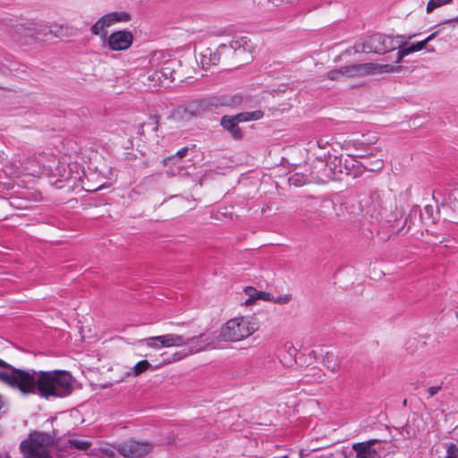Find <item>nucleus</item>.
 <instances>
[{"mask_svg":"<svg viewBox=\"0 0 458 458\" xmlns=\"http://www.w3.org/2000/svg\"><path fill=\"white\" fill-rule=\"evenodd\" d=\"M187 103L190 106V113H191L193 118L201 116L204 113L208 112L206 98L196 99Z\"/></svg>","mask_w":458,"mask_h":458,"instance_id":"24","label":"nucleus"},{"mask_svg":"<svg viewBox=\"0 0 458 458\" xmlns=\"http://www.w3.org/2000/svg\"><path fill=\"white\" fill-rule=\"evenodd\" d=\"M271 4H273L274 5H278L279 3L278 2H283L284 0H268Z\"/></svg>","mask_w":458,"mask_h":458,"instance_id":"45","label":"nucleus"},{"mask_svg":"<svg viewBox=\"0 0 458 458\" xmlns=\"http://www.w3.org/2000/svg\"><path fill=\"white\" fill-rule=\"evenodd\" d=\"M50 27L52 28L50 34L56 38L73 37L77 34V30L67 23H55Z\"/></svg>","mask_w":458,"mask_h":458,"instance_id":"21","label":"nucleus"},{"mask_svg":"<svg viewBox=\"0 0 458 458\" xmlns=\"http://www.w3.org/2000/svg\"><path fill=\"white\" fill-rule=\"evenodd\" d=\"M141 342L145 343L148 348L154 350H160L162 348H181V350L174 352L171 356L164 358L160 363L155 366V369L204 352L210 344L203 334L192 337H186L183 335L175 333L147 337L141 340Z\"/></svg>","mask_w":458,"mask_h":458,"instance_id":"2","label":"nucleus"},{"mask_svg":"<svg viewBox=\"0 0 458 458\" xmlns=\"http://www.w3.org/2000/svg\"><path fill=\"white\" fill-rule=\"evenodd\" d=\"M311 182H324V178L319 175V171H312L310 175L295 173L289 177V182L294 186H301Z\"/></svg>","mask_w":458,"mask_h":458,"instance_id":"18","label":"nucleus"},{"mask_svg":"<svg viewBox=\"0 0 458 458\" xmlns=\"http://www.w3.org/2000/svg\"><path fill=\"white\" fill-rule=\"evenodd\" d=\"M228 329H229V327H227V323H226V324H225V327H223V329H222V330H223V335H225V331H226V330H228Z\"/></svg>","mask_w":458,"mask_h":458,"instance_id":"49","label":"nucleus"},{"mask_svg":"<svg viewBox=\"0 0 458 458\" xmlns=\"http://www.w3.org/2000/svg\"><path fill=\"white\" fill-rule=\"evenodd\" d=\"M100 452L103 456L106 458H114L115 457V454L117 452V448H114V446L107 445L100 449Z\"/></svg>","mask_w":458,"mask_h":458,"instance_id":"32","label":"nucleus"},{"mask_svg":"<svg viewBox=\"0 0 458 458\" xmlns=\"http://www.w3.org/2000/svg\"><path fill=\"white\" fill-rule=\"evenodd\" d=\"M51 30L52 28L47 21H27L13 25L10 33L14 40H21L23 38L37 39L49 35Z\"/></svg>","mask_w":458,"mask_h":458,"instance_id":"6","label":"nucleus"},{"mask_svg":"<svg viewBox=\"0 0 458 458\" xmlns=\"http://www.w3.org/2000/svg\"><path fill=\"white\" fill-rule=\"evenodd\" d=\"M0 381L27 395L38 393L45 398L64 397L72 392L73 379L65 370L29 371L10 367L0 359Z\"/></svg>","mask_w":458,"mask_h":458,"instance_id":"1","label":"nucleus"},{"mask_svg":"<svg viewBox=\"0 0 458 458\" xmlns=\"http://www.w3.org/2000/svg\"><path fill=\"white\" fill-rule=\"evenodd\" d=\"M442 24H450L453 26L458 25V16L445 20V21L442 22Z\"/></svg>","mask_w":458,"mask_h":458,"instance_id":"40","label":"nucleus"},{"mask_svg":"<svg viewBox=\"0 0 458 458\" xmlns=\"http://www.w3.org/2000/svg\"><path fill=\"white\" fill-rule=\"evenodd\" d=\"M257 300L271 301L272 295L269 293H267V292L258 291Z\"/></svg>","mask_w":458,"mask_h":458,"instance_id":"36","label":"nucleus"},{"mask_svg":"<svg viewBox=\"0 0 458 458\" xmlns=\"http://www.w3.org/2000/svg\"><path fill=\"white\" fill-rule=\"evenodd\" d=\"M416 35H386L376 33L357 42L354 46L356 52L384 54L406 45Z\"/></svg>","mask_w":458,"mask_h":458,"instance_id":"3","label":"nucleus"},{"mask_svg":"<svg viewBox=\"0 0 458 458\" xmlns=\"http://www.w3.org/2000/svg\"><path fill=\"white\" fill-rule=\"evenodd\" d=\"M284 347L291 355H293L296 352V349L292 343H286Z\"/></svg>","mask_w":458,"mask_h":458,"instance_id":"41","label":"nucleus"},{"mask_svg":"<svg viewBox=\"0 0 458 458\" xmlns=\"http://www.w3.org/2000/svg\"><path fill=\"white\" fill-rule=\"evenodd\" d=\"M342 359L334 352H327L323 359L324 365L332 372H335L340 369Z\"/></svg>","mask_w":458,"mask_h":458,"instance_id":"23","label":"nucleus"},{"mask_svg":"<svg viewBox=\"0 0 458 458\" xmlns=\"http://www.w3.org/2000/svg\"><path fill=\"white\" fill-rule=\"evenodd\" d=\"M282 458H289L287 455H284Z\"/></svg>","mask_w":458,"mask_h":458,"instance_id":"53","label":"nucleus"},{"mask_svg":"<svg viewBox=\"0 0 458 458\" xmlns=\"http://www.w3.org/2000/svg\"><path fill=\"white\" fill-rule=\"evenodd\" d=\"M0 458H11L7 454H0Z\"/></svg>","mask_w":458,"mask_h":458,"instance_id":"47","label":"nucleus"},{"mask_svg":"<svg viewBox=\"0 0 458 458\" xmlns=\"http://www.w3.org/2000/svg\"><path fill=\"white\" fill-rule=\"evenodd\" d=\"M131 20V15L126 12H112L99 18L90 28V31L95 36L106 38L107 36L106 29L119 22H127Z\"/></svg>","mask_w":458,"mask_h":458,"instance_id":"9","label":"nucleus"},{"mask_svg":"<svg viewBox=\"0 0 458 458\" xmlns=\"http://www.w3.org/2000/svg\"><path fill=\"white\" fill-rule=\"evenodd\" d=\"M376 443L377 439L354 444L352 449L356 452V458H377V453L372 448Z\"/></svg>","mask_w":458,"mask_h":458,"instance_id":"17","label":"nucleus"},{"mask_svg":"<svg viewBox=\"0 0 458 458\" xmlns=\"http://www.w3.org/2000/svg\"><path fill=\"white\" fill-rule=\"evenodd\" d=\"M445 458H458V447L454 444H451L447 447V454Z\"/></svg>","mask_w":458,"mask_h":458,"instance_id":"34","label":"nucleus"},{"mask_svg":"<svg viewBox=\"0 0 458 458\" xmlns=\"http://www.w3.org/2000/svg\"><path fill=\"white\" fill-rule=\"evenodd\" d=\"M106 38L109 48L113 51L127 50L133 42V35L128 30L114 31Z\"/></svg>","mask_w":458,"mask_h":458,"instance_id":"12","label":"nucleus"},{"mask_svg":"<svg viewBox=\"0 0 458 458\" xmlns=\"http://www.w3.org/2000/svg\"><path fill=\"white\" fill-rule=\"evenodd\" d=\"M264 116L261 110H255L252 112H243L236 115L231 116V137L235 140H242L243 133L242 129L238 126L239 123L257 121Z\"/></svg>","mask_w":458,"mask_h":458,"instance_id":"13","label":"nucleus"},{"mask_svg":"<svg viewBox=\"0 0 458 458\" xmlns=\"http://www.w3.org/2000/svg\"><path fill=\"white\" fill-rule=\"evenodd\" d=\"M329 144L327 138L321 137L317 140V145L319 148H325Z\"/></svg>","mask_w":458,"mask_h":458,"instance_id":"37","label":"nucleus"},{"mask_svg":"<svg viewBox=\"0 0 458 458\" xmlns=\"http://www.w3.org/2000/svg\"><path fill=\"white\" fill-rule=\"evenodd\" d=\"M292 295L291 294H284L275 297L272 295L271 302L278 303V304H287L291 301Z\"/></svg>","mask_w":458,"mask_h":458,"instance_id":"33","label":"nucleus"},{"mask_svg":"<svg viewBox=\"0 0 458 458\" xmlns=\"http://www.w3.org/2000/svg\"><path fill=\"white\" fill-rule=\"evenodd\" d=\"M329 166V169L333 171L335 174H343L344 169H347L346 165H342V157H334L333 159L329 160L328 163H324L323 160H317V162L314 165V168H319L324 171H326V167Z\"/></svg>","mask_w":458,"mask_h":458,"instance_id":"20","label":"nucleus"},{"mask_svg":"<svg viewBox=\"0 0 458 458\" xmlns=\"http://www.w3.org/2000/svg\"><path fill=\"white\" fill-rule=\"evenodd\" d=\"M170 67H164L162 71H149L148 72L147 75L144 76L146 79V81L144 83L148 88H156L158 86H163L165 84V81L168 79V73L165 72L166 70H169ZM169 79L171 81L174 80L173 77V74L170 73Z\"/></svg>","mask_w":458,"mask_h":458,"instance_id":"15","label":"nucleus"},{"mask_svg":"<svg viewBox=\"0 0 458 458\" xmlns=\"http://www.w3.org/2000/svg\"><path fill=\"white\" fill-rule=\"evenodd\" d=\"M344 78L353 79L360 78L370 73L376 72H391L394 71V67L391 64H376L373 63L357 64L345 65L341 67Z\"/></svg>","mask_w":458,"mask_h":458,"instance_id":"8","label":"nucleus"},{"mask_svg":"<svg viewBox=\"0 0 458 458\" xmlns=\"http://www.w3.org/2000/svg\"><path fill=\"white\" fill-rule=\"evenodd\" d=\"M382 166H383L382 161H380V160L377 161V165H376L377 169H380Z\"/></svg>","mask_w":458,"mask_h":458,"instance_id":"46","label":"nucleus"},{"mask_svg":"<svg viewBox=\"0 0 458 458\" xmlns=\"http://www.w3.org/2000/svg\"><path fill=\"white\" fill-rule=\"evenodd\" d=\"M439 35V31H434L432 32L431 34H429L425 39L424 41L426 42V44H428V42H430L431 40H433L434 38H436L437 36Z\"/></svg>","mask_w":458,"mask_h":458,"instance_id":"42","label":"nucleus"},{"mask_svg":"<svg viewBox=\"0 0 458 458\" xmlns=\"http://www.w3.org/2000/svg\"><path fill=\"white\" fill-rule=\"evenodd\" d=\"M244 293L248 295V299L245 300L244 305H251L255 301H257L258 290L252 286H246L244 288Z\"/></svg>","mask_w":458,"mask_h":458,"instance_id":"30","label":"nucleus"},{"mask_svg":"<svg viewBox=\"0 0 458 458\" xmlns=\"http://www.w3.org/2000/svg\"><path fill=\"white\" fill-rule=\"evenodd\" d=\"M171 117L176 121H188L193 118L191 113H190V106L188 103L179 105L178 106H176L173 110Z\"/></svg>","mask_w":458,"mask_h":458,"instance_id":"25","label":"nucleus"},{"mask_svg":"<svg viewBox=\"0 0 458 458\" xmlns=\"http://www.w3.org/2000/svg\"><path fill=\"white\" fill-rule=\"evenodd\" d=\"M42 162V165L53 175L58 176L61 181H67L71 178V174L66 170L64 164H61L53 157L52 161Z\"/></svg>","mask_w":458,"mask_h":458,"instance_id":"16","label":"nucleus"},{"mask_svg":"<svg viewBox=\"0 0 458 458\" xmlns=\"http://www.w3.org/2000/svg\"><path fill=\"white\" fill-rule=\"evenodd\" d=\"M170 166L169 173L172 175H179L181 174L182 166L181 165V161H177L176 165H167Z\"/></svg>","mask_w":458,"mask_h":458,"instance_id":"35","label":"nucleus"},{"mask_svg":"<svg viewBox=\"0 0 458 458\" xmlns=\"http://www.w3.org/2000/svg\"><path fill=\"white\" fill-rule=\"evenodd\" d=\"M227 52V45L221 43L216 47H205L199 52V62L203 68L216 64L222 55Z\"/></svg>","mask_w":458,"mask_h":458,"instance_id":"14","label":"nucleus"},{"mask_svg":"<svg viewBox=\"0 0 458 458\" xmlns=\"http://www.w3.org/2000/svg\"><path fill=\"white\" fill-rule=\"evenodd\" d=\"M231 50H233V59L234 69L250 64L252 61V44L250 40L241 33L231 35Z\"/></svg>","mask_w":458,"mask_h":458,"instance_id":"7","label":"nucleus"},{"mask_svg":"<svg viewBox=\"0 0 458 458\" xmlns=\"http://www.w3.org/2000/svg\"><path fill=\"white\" fill-rule=\"evenodd\" d=\"M3 73H4V71L3 65L0 64V74H3Z\"/></svg>","mask_w":458,"mask_h":458,"instance_id":"50","label":"nucleus"},{"mask_svg":"<svg viewBox=\"0 0 458 458\" xmlns=\"http://www.w3.org/2000/svg\"><path fill=\"white\" fill-rule=\"evenodd\" d=\"M208 111L216 114H221L222 108L229 105V99L226 95H217L206 98Z\"/></svg>","mask_w":458,"mask_h":458,"instance_id":"19","label":"nucleus"},{"mask_svg":"<svg viewBox=\"0 0 458 458\" xmlns=\"http://www.w3.org/2000/svg\"><path fill=\"white\" fill-rule=\"evenodd\" d=\"M426 42L423 40L421 41H419L415 44H412L409 47H405L403 46L399 48V51L397 52V59H396V63H401L403 58L410 54H412L414 52H417V51H420L422 50L423 48H425L426 47Z\"/></svg>","mask_w":458,"mask_h":458,"instance_id":"22","label":"nucleus"},{"mask_svg":"<svg viewBox=\"0 0 458 458\" xmlns=\"http://www.w3.org/2000/svg\"><path fill=\"white\" fill-rule=\"evenodd\" d=\"M429 52H434V48L428 49Z\"/></svg>","mask_w":458,"mask_h":458,"instance_id":"52","label":"nucleus"},{"mask_svg":"<svg viewBox=\"0 0 458 458\" xmlns=\"http://www.w3.org/2000/svg\"><path fill=\"white\" fill-rule=\"evenodd\" d=\"M441 389V386H430L428 389V394L430 397L434 396L435 394H437Z\"/></svg>","mask_w":458,"mask_h":458,"instance_id":"38","label":"nucleus"},{"mask_svg":"<svg viewBox=\"0 0 458 458\" xmlns=\"http://www.w3.org/2000/svg\"><path fill=\"white\" fill-rule=\"evenodd\" d=\"M54 444V438L51 435L34 432L23 440L20 448L21 453L29 458H51L50 447Z\"/></svg>","mask_w":458,"mask_h":458,"instance_id":"5","label":"nucleus"},{"mask_svg":"<svg viewBox=\"0 0 458 458\" xmlns=\"http://www.w3.org/2000/svg\"><path fill=\"white\" fill-rule=\"evenodd\" d=\"M457 447H458V445H457Z\"/></svg>","mask_w":458,"mask_h":458,"instance_id":"55","label":"nucleus"},{"mask_svg":"<svg viewBox=\"0 0 458 458\" xmlns=\"http://www.w3.org/2000/svg\"><path fill=\"white\" fill-rule=\"evenodd\" d=\"M327 77L331 81H339L344 78L341 67L338 69L331 70L327 72Z\"/></svg>","mask_w":458,"mask_h":458,"instance_id":"31","label":"nucleus"},{"mask_svg":"<svg viewBox=\"0 0 458 458\" xmlns=\"http://www.w3.org/2000/svg\"><path fill=\"white\" fill-rule=\"evenodd\" d=\"M151 367V364L147 360H142L139 361L132 369L131 372H129L128 375L133 374L135 377L140 376L141 373L146 371Z\"/></svg>","mask_w":458,"mask_h":458,"instance_id":"26","label":"nucleus"},{"mask_svg":"<svg viewBox=\"0 0 458 458\" xmlns=\"http://www.w3.org/2000/svg\"><path fill=\"white\" fill-rule=\"evenodd\" d=\"M242 101V98L239 97V96H234L233 98H231V105L233 104H235V105H238L240 104Z\"/></svg>","mask_w":458,"mask_h":458,"instance_id":"43","label":"nucleus"},{"mask_svg":"<svg viewBox=\"0 0 458 458\" xmlns=\"http://www.w3.org/2000/svg\"><path fill=\"white\" fill-rule=\"evenodd\" d=\"M361 207L371 223L390 224L396 219L392 199L379 191H373Z\"/></svg>","mask_w":458,"mask_h":458,"instance_id":"4","label":"nucleus"},{"mask_svg":"<svg viewBox=\"0 0 458 458\" xmlns=\"http://www.w3.org/2000/svg\"><path fill=\"white\" fill-rule=\"evenodd\" d=\"M333 206H334V203L332 201L326 200V201L322 202V207H324V208H329V207H333Z\"/></svg>","mask_w":458,"mask_h":458,"instance_id":"44","label":"nucleus"},{"mask_svg":"<svg viewBox=\"0 0 458 458\" xmlns=\"http://www.w3.org/2000/svg\"><path fill=\"white\" fill-rule=\"evenodd\" d=\"M68 443L70 444V445L72 447H74V448H76L78 450H81V451L88 450L91 445V444L89 441H86L81 438H77V437L70 438Z\"/></svg>","mask_w":458,"mask_h":458,"instance_id":"27","label":"nucleus"},{"mask_svg":"<svg viewBox=\"0 0 458 458\" xmlns=\"http://www.w3.org/2000/svg\"><path fill=\"white\" fill-rule=\"evenodd\" d=\"M456 318H458V311L456 312Z\"/></svg>","mask_w":458,"mask_h":458,"instance_id":"54","label":"nucleus"},{"mask_svg":"<svg viewBox=\"0 0 458 458\" xmlns=\"http://www.w3.org/2000/svg\"><path fill=\"white\" fill-rule=\"evenodd\" d=\"M153 450V444L148 441H139L130 438L117 447V452L125 458H140Z\"/></svg>","mask_w":458,"mask_h":458,"instance_id":"11","label":"nucleus"},{"mask_svg":"<svg viewBox=\"0 0 458 458\" xmlns=\"http://www.w3.org/2000/svg\"><path fill=\"white\" fill-rule=\"evenodd\" d=\"M220 123L224 129L229 130V117L227 115L222 117Z\"/></svg>","mask_w":458,"mask_h":458,"instance_id":"39","label":"nucleus"},{"mask_svg":"<svg viewBox=\"0 0 458 458\" xmlns=\"http://www.w3.org/2000/svg\"><path fill=\"white\" fill-rule=\"evenodd\" d=\"M453 3V0H429L427 4V13H430L435 9L439 8L441 6L450 4Z\"/></svg>","mask_w":458,"mask_h":458,"instance_id":"29","label":"nucleus"},{"mask_svg":"<svg viewBox=\"0 0 458 458\" xmlns=\"http://www.w3.org/2000/svg\"><path fill=\"white\" fill-rule=\"evenodd\" d=\"M4 402L3 398H2V396L0 395V410L4 406Z\"/></svg>","mask_w":458,"mask_h":458,"instance_id":"48","label":"nucleus"},{"mask_svg":"<svg viewBox=\"0 0 458 458\" xmlns=\"http://www.w3.org/2000/svg\"><path fill=\"white\" fill-rule=\"evenodd\" d=\"M257 329V323L253 317L246 316L231 319V343L244 340Z\"/></svg>","mask_w":458,"mask_h":458,"instance_id":"10","label":"nucleus"},{"mask_svg":"<svg viewBox=\"0 0 458 458\" xmlns=\"http://www.w3.org/2000/svg\"><path fill=\"white\" fill-rule=\"evenodd\" d=\"M444 29L443 28H440L438 30H437L436 31H439V35L443 32Z\"/></svg>","mask_w":458,"mask_h":458,"instance_id":"51","label":"nucleus"},{"mask_svg":"<svg viewBox=\"0 0 458 458\" xmlns=\"http://www.w3.org/2000/svg\"><path fill=\"white\" fill-rule=\"evenodd\" d=\"M187 151H188V148H182L174 156H171V157H168L167 158H165L163 161V164L165 165H176L177 161H181V159L183 157H185Z\"/></svg>","mask_w":458,"mask_h":458,"instance_id":"28","label":"nucleus"}]
</instances>
